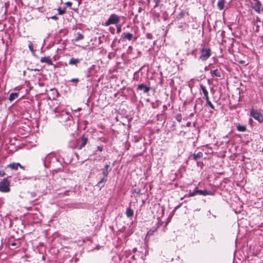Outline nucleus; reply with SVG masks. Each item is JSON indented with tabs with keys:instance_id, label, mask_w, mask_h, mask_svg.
Instances as JSON below:
<instances>
[{
	"instance_id": "nucleus-1",
	"label": "nucleus",
	"mask_w": 263,
	"mask_h": 263,
	"mask_svg": "<svg viewBox=\"0 0 263 263\" xmlns=\"http://www.w3.org/2000/svg\"><path fill=\"white\" fill-rule=\"evenodd\" d=\"M111 170V168L109 164H106L104 166V168L101 169L103 177L101 179L100 181L96 184V186H98L100 190L105 185V182L106 181V177L109 172Z\"/></svg>"
},
{
	"instance_id": "nucleus-2",
	"label": "nucleus",
	"mask_w": 263,
	"mask_h": 263,
	"mask_svg": "<svg viewBox=\"0 0 263 263\" xmlns=\"http://www.w3.org/2000/svg\"><path fill=\"white\" fill-rule=\"evenodd\" d=\"M199 53L200 55L199 57L198 60L202 61H205L212 54L211 49L210 48L203 47L200 49Z\"/></svg>"
},
{
	"instance_id": "nucleus-3",
	"label": "nucleus",
	"mask_w": 263,
	"mask_h": 263,
	"mask_svg": "<svg viewBox=\"0 0 263 263\" xmlns=\"http://www.w3.org/2000/svg\"><path fill=\"white\" fill-rule=\"evenodd\" d=\"M11 176H8L7 178L3 179L0 181V192L2 193H8L10 191V182L8 180V178Z\"/></svg>"
},
{
	"instance_id": "nucleus-4",
	"label": "nucleus",
	"mask_w": 263,
	"mask_h": 263,
	"mask_svg": "<svg viewBox=\"0 0 263 263\" xmlns=\"http://www.w3.org/2000/svg\"><path fill=\"white\" fill-rule=\"evenodd\" d=\"M87 142L88 138L85 135H83L81 137L74 141L75 145L72 148L81 149L86 145Z\"/></svg>"
},
{
	"instance_id": "nucleus-5",
	"label": "nucleus",
	"mask_w": 263,
	"mask_h": 263,
	"mask_svg": "<svg viewBox=\"0 0 263 263\" xmlns=\"http://www.w3.org/2000/svg\"><path fill=\"white\" fill-rule=\"evenodd\" d=\"M122 16H119L115 13L111 14L108 20L105 22L104 25L105 26H108L111 24H118Z\"/></svg>"
},
{
	"instance_id": "nucleus-6",
	"label": "nucleus",
	"mask_w": 263,
	"mask_h": 263,
	"mask_svg": "<svg viewBox=\"0 0 263 263\" xmlns=\"http://www.w3.org/2000/svg\"><path fill=\"white\" fill-rule=\"evenodd\" d=\"M251 116L259 123L263 122L262 115L257 109L252 108L250 111Z\"/></svg>"
},
{
	"instance_id": "nucleus-7",
	"label": "nucleus",
	"mask_w": 263,
	"mask_h": 263,
	"mask_svg": "<svg viewBox=\"0 0 263 263\" xmlns=\"http://www.w3.org/2000/svg\"><path fill=\"white\" fill-rule=\"evenodd\" d=\"M59 117L60 118V121L61 122H65L68 120H70L72 118L71 115H70L67 111H62Z\"/></svg>"
},
{
	"instance_id": "nucleus-8",
	"label": "nucleus",
	"mask_w": 263,
	"mask_h": 263,
	"mask_svg": "<svg viewBox=\"0 0 263 263\" xmlns=\"http://www.w3.org/2000/svg\"><path fill=\"white\" fill-rule=\"evenodd\" d=\"M255 2L252 3V8L258 13L261 12V3L259 0H253Z\"/></svg>"
},
{
	"instance_id": "nucleus-9",
	"label": "nucleus",
	"mask_w": 263,
	"mask_h": 263,
	"mask_svg": "<svg viewBox=\"0 0 263 263\" xmlns=\"http://www.w3.org/2000/svg\"><path fill=\"white\" fill-rule=\"evenodd\" d=\"M151 87L145 85L144 84H140L137 85V90L142 91L144 93H148Z\"/></svg>"
},
{
	"instance_id": "nucleus-10",
	"label": "nucleus",
	"mask_w": 263,
	"mask_h": 263,
	"mask_svg": "<svg viewBox=\"0 0 263 263\" xmlns=\"http://www.w3.org/2000/svg\"><path fill=\"white\" fill-rule=\"evenodd\" d=\"M133 37V34L129 32H123L121 35V37L123 40H127L131 41Z\"/></svg>"
},
{
	"instance_id": "nucleus-11",
	"label": "nucleus",
	"mask_w": 263,
	"mask_h": 263,
	"mask_svg": "<svg viewBox=\"0 0 263 263\" xmlns=\"http://www.w3.org/2000/svg\"><path fill=\"white\" fill-rule=\"evenodd\" d=\"M40 62L41 63H46L48 65H53L52 61L49 57H42L40 60Z\"/></svg>"
},
{
	"instance_id": "nucleus-12",
	"label": "nucleus",
	"mask_w": 263,
	"mask_h": 263,
	"mask_svg": "<svg viewBox=\"0 0 263 263\" xmlns=\"http://www.w3.org/2000/svg\"><path fill=\"white\" fill-rule=\"evenodd\" d=\"M196 190L197 194H199V195H203V196H206V195L212 194L211 192H209V191H207L206 190H199L197 187H196Z\"/></svg>"
},
{
	"instance_id": "nucleus-13",
	"label": "nucleus",
	"mask_w": 263,
	"mask_h": 263,
	"mask_svg": "<svg viewBox=\"0 0 263 263\" xmlns=\"http://www.w3.org/2000/svg\"><path fill=\"white\" fill-rule=\"evenodd\" d=\"M20 167L21 168L24 169V167L21 165L20 163H13L8 165V167H10L12 170H16L18 167Z\"/></svg>"
},
{
	"instance_id": "nucleus-14",
	"label": "nucleus",
	"mask_w": 263,
	"mask_h": 263,
	"mask_svg": "<svg viewBox=\"0 0 263 263\" xmlns=\"http://www.w3.org/2000/svg\"><path fill=\"white\" fill-rule=\"evenodd\" d=\"M200 90L202 91V93H203L204 98H205V100L209 99V95H208L209 93H208V91L206 90L205 87L204 86H203V85H200Z\"/></svg>"
},
{
	"instance_id": "nucleus-15",
	"label": "nucleus",
	"mask_w": 263,
	"mask_h": 263,
	"mask_svg": "<svg viewBox=\"0 0 263 263\" xmlns=\"http://www.w3.org/2000/svg\"><path fill=\"white\" fill-rule=\"evenodd\" d=\"M221 70L218 69H216L215 70L211 71V74L213 77H217L220 78L221 76Z\"/></svg>"
},
{
	"instance_id": "nucleus-16",
	"label": "nucleus",
	"mask_w": 263,
	"mask_h": 263,
	"mask_svg": "<svg viewBox=\"0 0 263 263\" xmlns=\"http://www.w3.org/2000/svg\"><path fill=\"white\" fill-rule=\"evenodd\" d=\"M226 3V0H219L217 3V7L219 10H222Z\"/></svg>"
},
{
	"instance_id": "nucleus-17",
	"label": "nucleus",
	"mask_w": 263,
	"mask_h": 263,
	"mask_svg": "<svg viewBox=\"0 0 263 263\" xmlns=\"http://www.w3.org/2000/svg\"><path fill=\"white\" fill-rule=\"evenodd\" d=\"M196 195H197V194L196 188H195L193 192H192L191 190H190L189 194L185 195L184 196V197L181 198V200H183L185 197H193Z\"/></svg>"
},
{
	"instance_id": "nucleus-18",
	"label": "nucleus",
	"mask_w": 263,
	"mask_h": 263,
	"mask_svg": "<svg viewBox=\"0 0 263 263\" xmlns=\"http://www.w3.org/2000/svg\"><path fill=\"white\" fill-rule=\"evenodd\" d=\"M81 60L79 59L71 58L69 61V64L71 65H77L80 62Z\"/></svg>"
},
{
	"instance_id": "nucleus-19",
	"label": "nucleus",
	"mask_w": 263,
	"mask_h": 263,
	"mask_svg": "<svg viewBox=\"0 0 263 263\" xmlns=\"http://www.w3.org/2000/svg\"><path fill=\"white\" fill-rule=\"evenodd\" d=\"M125 214L128 218H132L134 215V211L130 208H128L126 209Z\"/></svg>"
},
{
	"instance_id": "nucleus-20",
	"label": "nucleus",
	"mask_w": 263,
	"mask_h": 263,
	"mask_svg": "<svg viewBox=\"0 0 263 263\" xmlns=\"http://www.w3.org/2000/svg\"><path fill=\"white\" fill-rule=\"evenodd\" d=\"M18 97V93L17 92H12L11 93L9 97V100L10 102L13 101L14 100L17 99Z\"/></svg>"
},
{
	"instance_id": "nucleus-21",
	"label": "nucleus",
	"mask_w": 263,
	"mask_h": 263,
	"mask_svg": "<svg viewBox=\"0 0 263 263\" xmlns=\"http://www.w3.org/2000/svg\"><path fill=\"white\" fill-rule=\"evenodd\" d=\"M236 128L239 132H245L247 130V127L245 125L237 124L236 126Z\"/></svg>"
},
{
	"instance_id": "nucleus-22",
	"label": "nucleus",
	"mask_w": 263,
	"mask_h": 263,
	"mask_svg": "<svg viewBox=\"0 0 263 263\" xmlns=\"http://www.w3.org/2000/svg\"><path fill=\"white\" fill-rule=\"evenodd\" d=\"M203 156V154L202 152H198L197 153H194L193 154V159L194 160H198L200 158H201Z\"/></svg>"
},
{
	"instance_id": "nucleus-23",
	"label": "nucleus",
	"mask_w": 263,
	"mask_h": 263,
	"mask_svg": "<svg viewBox=\"0 0 263 263\" xmlns=\"http://www.w3.org/2000/svg\"><path fill=\"white\" fill-rule=\"evenodd\" d=\"M84 37V36L82 33H81L80 32H78L77 33V37L74 39V41L76 42H78L79 41L83 40Z\"/></svg>"
},
{
	"instance_id": "nucleus-24",
	"label": "nucleus",
	"mask_w": 263,
	"mask_h": 263,
	"mask_svg": "<svg viewBox=\"0 0 263 263\" xmlns=\"http://www.w3.org/2000/svg\"><path fill=\"white\" fill-rule=\"evenodd\" d=\"M58 14L59 15H63L66 12V7H64L63 9H62L61 7H59L58 9Z\"/></svg>"
},
{
	"instance_id": "nucleus-25",
	"label": "nucleus",
	"mask_w": 263,
	"mask_h": 263,
	"mask_svg": "<svg viewBox=\"0 0 263 263\" xmlns=\"http://www.w3.org/2000/svg\"><path fill=\"white\" fill-rule=\"evenodd\" d=\"M206 103L212 109H215V107L212 102L210 101V99H206Z\"/></svg>"
},
{
	"instance_id": "nucleus-26",
	"label": "nucleus",
	"mask_w": 263,
	"mask_h": 263,
	"mask_svg": "<svg viewBox=\"0 0 263 263\" xmlns=\"http://www.w3.org/2000/svg\"><path fill=\"white\" fill-rule=\"evenodd\" d=\"M132 193L133 194H135V193L137 194L138 195L141 194V190L139 189H135L132 190Z\"/></svg>"
},
{
	"instance_id": "nucleus-27",
	"label": "nucleus",
	"mask_w": 263,
	"mask_h": 263,
	"mask_svg": "<svg viewBox=\"0 0 263 263\" xmlns=\"http://www.w3.org/2000/svg\"><path fill=\"white\" fill-rule=\"evenodd\" d=\"M175 118L176 119V120L179 122H180L181 121V120H182V115L181 114H178L176 117H175Z\"/></svg>"
},
{
	"instance_id": "nucleus-28",
	"label": "nucleus",
	"mask_w": 263,
	"mask_h": 263,
	"mask_svg": "<svg viewBox=\"0 0 263 263\" xmlns=\"http://www.w3.org/2000/svg\"><path fill=\"white\" fill-rule=\"evenodd\" d=\"M121 25L119 23L116 24L117 32L120 33L121 32Z\"/></svg>"
},
{
	"instance_id": "nucleus-29",
	"label": "nucleus",
	"mask_w": 263,
	"mask_h": 263,
	"mask_svg": "<svg viewBox=\"0 0 263 263\" xmlns=\"http://www.w3.org/2000/svg\"><path fill=\"white\" fill-rule=\"evenodd\" d=\"M69 81L77 84L79 82L80 80L78 78H73L71 79Z\"/></svg>"
},
{
	"instance_id": "nucleus-30",
	"label": "nucleus",
	"mask_w": 263,
	"mask_h": 263,
	"mask_svg": "<svg viewBox=\"0 0 263 263\" xmlns=\"http://www.w3.org/2000/svg\"><path fill=\"white\" fill-rule=\"evenodd\" d=\"M109 31L111 33L115 34V28L112 27H110L109 28Z\"/></svg>"
},
{
	"instance_id": "nucleus-31",
	"label": "nucleus",
	"mask_w": 263,
	"mask_h": 263,
	"mask_svg": "<svg viewBox=\"0 0 263 263\" xmlns=\"http://www.w3.org/2000/svg\"><path fill=\"white\" fill-rule=\"evenodd\" d=\"M184 14H185V12L184 11H181L179 13V17L180 18L183 17L184 16Z\"/></svg>"
},
{
	"instance_id": "nucleus-32",
	"label": "nucleus",
	"mask_w": 263,
	"mask_h": 263,
	"mask_svg": "<svg viewBox=\"0 0 263 263\" xmlns=\"http://www.w3.org/2000/svg\"><path fill=\"white\" fill-rule=\"evenodd\" d=\"M42 161H43V163H44V165L45 166V167H47V165L46 163V157L45 158H43L42 159Z\"/></svg>"
},
{
	"instance_id": "nucleus-33",
	"label": "nucleus",
	"mask_w": 263,
	"mask_h": 263,
	"mask_svg": "<svg viewBox=\"0 0 263 263\" xmlns=\"http://www.w3.org/2000/svg\"><path fill=\"white\" fill-rule=\"evenodd\" d=\"M30 194L32 198H35L36 196V193L35 192H31Z\"/></svg>"
},
{
	"instance_id": "nucleus-34",
	"label": "nucleus",
	"mask_w": 263,
	"mask_h": 263,
	"mask_svg": "<svg viewBox=\"0 0 263 263\" xmlns=\"http://www.w3.org/2000/svg\"><path fill=\"white\" fill-rule=\"evenodd\" d=\"M196 52H197V49H195L192 51L191 54L194 55L195 57H196Z\"/></svg>"
},
{
	"instance_id": "nucleus-35",
	"label": "nucleus",
	"mask_w": 263,
	"mask_h": 263,
	"mask_svg": "<svg viewBox=\"0 0 263 263\" xmlns=\"http://www.w3.org/2000/svg\"><path fill=\"white\" fill-rule=\"evenodd\" d=\"M50 18L51 19L54 20H58V17L56 15L52 16Z\"/></svg>"
},
{
	"instance_id": "nucleus-36",
	"label": "nucleus",
	"mask_w": 263,
	"mask_h": 263,
	"mask_svg": "<svg viewBox=\"0 0 263 263\" xmlns=\"http://www.w3.org/2000/svg\"><path fill=\"white\" fill-rule=\"evenodd\" d=\"M72 4V3L70 2H67L65 3V5L68 7H71Z\"/></svg>"
},
{
	"instance_id": "nucleus-37",
	"label": "nucleus",
	"mask_w": 263,
	"mask_h": 263,
	"mask_svg": "<svg viewBox=\"0 0 263 263\" xmlns=\"http://www.w3.org/2000/svg\"><path fill=\"white\" fill-rule=\"evenodd\" d=\"M28 47L30 50H31V51L33 50V46H32V44L31 43H30L29 44Z\"/></svg>"
},
{
	"instance_id": "nucleus-38",
	"label": "nucleus",
	"mask_w": 263,
	"mask_h": 263,
	"mask_svg": "<svg viewBox=\"0 0 263 263\" xmlns=\"http://www.w3.org/2000/svg\"><path fill=\"white\" fill-rule=\"evenodd\" d=\"M5 175V173L4 171H0V176L3 177Z\"/></svg>"
},
{
	"instance_id": "nucleus-39",
	"label": "nucleus",
	"mask_w": 263,
	"mask_h": 263,
	"mask_svg": "<svg viewBox=\"0 0 263 263\" xmlns=\"http://www.w3.org/2000/svg\"><path fill=\"white\" fill-rule=\"evenodd\" d=\"M97 149H98L99 151L101 152V151H102V150H103V147H102V146H98L97 147Z\"/></svg>"
},
{
	"instance_id": "nucleus-40",
	"label": "nucleus",
	"mask_w": 263,
	"mask_h": 263,
	"mask_svg": "<svg viewBox=\"0 0 263 263\" xmlns=\"http://www.w3.org/2000/svg\"><path fill=\"white\" fill-rule=\"evenodd\" d=\"M147 37L148 39H151L152 38V35L151 34L148 33L147 34Z\"/></svg>"
},
{
	"instance_id": "nucleus-41",
	"label": "nucleus",
	"mask_w": 263,
	"mask_h": 263,
	"mask_svg": "<svg viewBox=\"0 0 263 263\" xmlns=\"http://www.w3.org/2000/svg\"><path fill=\"white\" fill-rule=\"evenodd\" d=\"M154 1H155V3H156V4H155V5L154 6V8H156V7H157L158 6V2L157 0H154Z\"/></svg>"
},
{
	"instance_id": "nucleus-42",
	"label": "nucleus",
	"mask_w": 263,
	"mask_h": 263,
	"mask_svg": "<svg viewBox=\"0 0 263 263\" xmlns=\"http://www.w3.org/2000/svg\"><path fill=\"white\" fill-rule=\"evenodd\" d=\"M191 123L190 122H188L186 124V127H190L191 126Z\"/></svg>"
},
{
	"instance_id": "nucleus-43",
	"label": "nucleus",
	"mask_w": 263,
	"mask_h": 263,
	"mask_svg": "<svg viewBox=\"0 0 263 263\" xmlns=\"http://www.w3.org/2000/svg\"><path fill=\"white\" fill-rule=\"evenodd\" d=\"M239 63L241 64H245V62L243 60H240L239 61Z\"/></svg>"
},
{
	"instance_id": "nucleus-44",
	"label": "nucleus",
	"mask_w": 263,
	"mask_h": 263,
	"mask_svg": "<svg viewBox=\"0 0 263 263\" xmlns=\"http://www.w3.org/2000/svg\"><path fill=\"white\" fill-rule=\"evenodd\" d=\"M204 70H209V66H206L205 68H204Z\"/></svg>"
},
{
	"instance_id": "nucleus-45",
	"label": "nucleus",
	"mask_w": 263,
	"mask_h": 263,
	"mask_svg": "<svg viewBox=\"0 0 263 263\" xmlns=\"http://www.w3.org/2000/svg\"><path fill=\"white\" fill-rule=\"evenodd\" d=\"M16 243L15 242H12L11 243V246H16Z\"/></svg>"
},
{
	"instance_id": "nucleus-46",
	"label": "nucleus",
	"mask_w": 263,
	"mask_h": 263,
	"mask_svg": "<svg viewBox=\"0 0 263 263\" xmlns=\"http://www.w3.org/2000/svg\"><path fill=\"white\" fill-rule=\"evenodd\" d=\"M32 70L35 71H40V69H32Z\"/></svg>"
},
{
	"instance_id": "nucleus-47",
	"label": "nucleus",
	"mask_w": 263,
	"mask_h": 263,
	"mask_svg": "<svg viewBox=\"0 0 263 263\" xmlns=\"http://www.w3.org/2000/svg\"><path fill=\"white\" fill-rule=\"evenodd\" d=\"M180 206H181V204L178 205V206H177L175 208V209H177L179 208Z\"/></svg>"
},
{
	"instance_id": "nucleus-48",
	"label": "nucleus",
	"mask_w": 263,
	"mask_h": 263,
	"mask_svg": "<svg viewBox=\"0 0 263 263\" xmlns=\"http://www.w3.org/2000/svg\"><path fill=\"white\" fill-rule=\"evenodd\" d=\"M141 7H139V9H138V12H141Z\"/></svg>"
},
{
	"instance_id": "nucleus-49",
	"label": "nucleus",
	"mask_w": 263,
	"mask_h": 263,
	"mask_svg": "<svg viewBox=\"0 0 263 263\" xmlns=\"http://www.w3.org/2000/svg\"><path fill=\"white\" fill-rule=\"evenodd\" d=\"M2 104V101H0V104Z\"/></svg>"
},
{
	"instance_id": "nucleus-50",
	"label": "nucleus",
	"mask_w": 263,
	"mask_h": 263,
	"mask_svg": "<svg viewBox=\"0 0 263 263\" xmlns=\"http://www.w3.org/2000/svg\"><path fill=\"white\" fill-rule=\"evenodd\" d=\"M262 152H263V147H262Z\"/></svg>"
},
{
	"instance_id": "nucleus-51",
	"label": "nucleus",
	"mask_w": 263,
	"mask_h": 263,
	"mask_svg": "<svg viewBox=\"0 0 263 263\" xmlns=\"http://www.w3.org/2000/svg\"><path fill=\"white\" fill-rule=\"evenodd\" d=\"M262 11H263V8H262Z\"/></svg>"
}]
</instances>
